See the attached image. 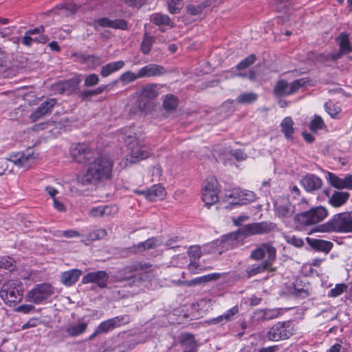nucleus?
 <instances>
[{
    "label": "nucleus",
    "instance_id": "nucleus-31",
    "mask_svg": "<svg viewBox=\"0 0 352 352\" xmlns=\"http://www.w3.org/2000/svg\"><path fill=\"white\" fill-rule=\"evenodd\" d=\"M294 121L290 117L285 118L280 123L281 131L285 137L289 140L293 139V134L294 133Z\"/></svg>",
    "mask_w": 352,
    "mask_h": 352
},
{
    "label": "nucleus",
    "instance_id": "nucleus-15",
    "mask_svg": "<svg viewBox=\"0 0 352 352\" xmlns=\"http://www.w3.org/2000/svg\"><path fill=\"white\" fill-rule=\"evenodd\" d=\"M300 184L308 192L320 190L323 184L322 180L317 175L307 173L300 179Z\"/></svg>",
    "mask_w": 352,
    "mask_h": 352
},
{
    "label": "nucleus",
    "instance_id": "nucleus-42",
    "mask_svg": "<svg viewBox=\"0 0 352 352\" xmlns=\"http://www.w3.org/2000/svg\"><path fill=\"white\" fill-rule=\"evenodd\" d=\"M107 234L106 230L98 229L90 232L87 235V240L89 241H93L98 239L104 238Z\"/></svg>",
    "mask_w": 352,
    "mask_h": 352
},
{
    "label": "nucleus",
    "instance_id": "nucleus-29",
    "mask_svg": "<svg viewBox=\"0 0 352 352\" xmlns=\"http://www.w3.org/2000/svg\"><path fill=\"white\" fill-rule=\"evenodd\" d=\"M161 244V241L157 237H151L145 241L140 242L134 245V252H140L146 250L154 249Z\"/></svg>",
    "mask_w": 352,
    "mask_h": 352
},
{
    "label": "nucleus",
    "instance_id": "nucleus-44",
    "mask_svg": "<svg viewBox=\"0 0 352 352\" xmlns=\"http://www.w3.org/2000/svg\"><path fill=\"white\" fill-rule=\"evenodd\" d=\"M325 127L323 120L319 116H315L314 119L310 122L309 129L313 132H316L318 130L322 129Z\"/></svg>",
    "mask_w": 352,
    "mask_h": 352
},
{
    "label": "nucleus",
    "instance_id": "nucleus-20",
    "mask_svg": "<svg viewBox=\"0 0 352 352\" xmlns=\"http://www.w3.org/2000/svg\"><path fill=\"white\" fill-rule=\"evenodd\" d=\"M228 196L230 198L239 199V201L234 203L235 205H245L254 201L256 198L254 192L250 190L243 191L240 189H234Z\"/></svg>",
    "mask_w": 352,
    "mask_h": 352
},
{
    "label": "nucleus",
    "instance_id": "nucleus-21",
    "mask_svg": "<svg viewBox=\"0 0 352 352\" xmlns=\"http://www.w3.org/2000/svg\"><path fill=\"white\" fill-rule=\"evenodd\" d=\"M80 82L78 77L60 82L56 85V90L60 94H73L77 90Z\"/></svg>",
    "mask_w": 352,
    "mask_h": 352
},
{
    "label": "nucleus",
    "instance_id": "nucleus-17",
    "mask_svg": "<svg viewBox=\"0 0 352 352\" xmlns=\"http://www.w3.org/2000/svg\"><path fill=\"white\" fill-rule=\"evenodd\" d=\"M275 212L279 218H289L295 212V206L289 201L278 199L274 203Z\"/></svg>",
    "mask_w": 352,
    "mask_h": 352
},
{
    "label": "nucleus",
    "instance_id": "nucleus-56",
    "mask_svg": "<svg viewBox=\"0 0 352 352\" xmlns=\"http://www.w3.org/2000/svg\"><path fill=\"white\" fill-rule=\"evenodd\" d=\"M325 109L326 111L331 116L332 118L336 117V116L339 113L340 109L336 108L335 105L332 103H326L325 104Z\"/></svg>",
    "mask_w": 352,
    "mask_h": 352
},
{
    "label": "nucleus",
    "instance_id": "nucleus-26",
    "mask_svg": "<svg viewBox=\"0 0 352 352\" xmlns=\"http://www.w3.org/2000/svg\"><path fill=\"white\" fill-rule=\"evenodd\" d=\"M88 323L83 321H78L76 323H72L65 327V332L69 337H77L82 334L87 329Z\"/></svg>",
    "mask_w": 352,
    "mask_h": 352
},
{
    "label": "nucleus",
    "instance_id": "nucleus-55",
    "mask_svg": "<svg viewBox=\"0 0 352 352\" xmlns=\"http://www.w3.org/2000/svg\"><path fill=\"white\" fill-rule=\"evenodd\" d=\"M131 157L140 160H142L146 157V153L145 151H142L138 147H131Z\"/></svg>",
    "mask_w": 352,
    "mask_h": 352
},
{
    "label": "nucleus",
    "instance_id": "nucleus-50",
    "mask_svg": "<svg viewBox=\"0 0 352 352\" xmlns=\"http://www.w3.org/2000/svg\"><path fill=\"white\" fill-rule=\"evenodd\" d=\"M1 267L9 271H12L15 267V261L9 256L1 257Z\"/></svg>",
    "mask_w": 352,
    "mask_h": 352
},
{
    "label": "nucleus",
    "instance_id": "nucleus-36",
    "mask_svg": "<svg viewBox=\"0 0 352 352\" xmlns=\"http://www.w3.org/2000/svg\"><path fill=\"white\" fill-rule=\"evenodd\" d=\"M155 41V38L153 36L148 35L145 33L143 36V39L140 45V50L143 54H148L151 52L153 44Z\"/></svg>",
    "mask_w": 352,
    "mask_h": 352
},
{
    "label": "nucleus",
    "instance_id": "nucleus-59",
    "mask_svg": "<svg viewBox=\"0 0 352 352\" xmlns=\"http://www.w3.org/2000/svg\"><path fill=\"white\" fill-rule=\"evenodd\" d=\"M89 214L93 217H103V206L92 208L89 211Z\"/></svg>",
    "mask_w": 352,
    "mask_h": 352
},
{
    "label": "nucleus",
    "instance_id": "nucleus-18",
    "mask_svg": "<svg viewBox=\"0 0 352 352\" xmlns=\"http://www.w3.org/2000/svg\"><path fill=\"white\" fill-rule=\"evenodd\" d=\"M166 72V69L163 66L153 63L146 65L138 70L140 78L160 76L164 75Z\"/></svg>",
    "mask_w": 352,
    "mask_h": 352
},
{
    "label": "nucleus",
    "instance_id": "nucleus-8",
    "mask_svg": "<svg viewBox=\"0 0 352 352\" xmlns=\"http://www.w3.org/2000/svg\"><path fill=\"white\" fill-rule=\"evenodd\" d=\"M70 154L74 161L79 164H87L93 159L95 151L86 144H74L70 148Z\"/></svg>",
    "mask_w": 352,
    "mask_h": 352
},
{
    "label": "nucleus",
    "instance_id": "nucleus-39",
    "mask_svg": "<svg viewBox=\"0 0 352 352\" xmlns=\"http://www.w3.org/2000/svg\"><path fill=\"white\" fill-rule=\"evenodd\" d=\"M219 192L214 191H206L203 190L202 191V200L205 203L206 205L211 206L215 204L219 199Z\"/></svg>",
    "mask_w": 352,
    "mask_h": 352
},
{
    "label": "nucleus",
    "instance_id": "nucleus-32",
    "mask_svg": "<svg viewBox=\"0 0 352 352\" xmlns=\"http://www.w3.org/2000/svg\"><path fill=\"white\" fill-rule=\"evenodd\" d=\"M336 41L339 45V50L341 52L349 54L352 52V46L349 40V35L346 33L342 32L336 38Z\"/></svg>",
    "mask_w": 352,
    "mask_h": 352
},
{
    "label": "nucleus",
    "instance_id": "nucleus-53",
    "mask_svg": "<svg viewBox=\"0 0 352 352\" xmlns=\"http://www.w3.org/2000/svg\"><path fill=\"white\" fill-rule=\"evenodd\" d=\"M128 28L127 22L124 19H115L112 20L111 28L126 30Z\"/></svg>",
    "mask_w": 352,
    "mask_h": 352
},
{
    "label": "nucleus",
    "instance_id": "nucleus-43",
    "mask_svg": "<svg viewBox=\"0 0 352 352\" xmlns=\"http://www.w3.org/2000/svg\"><path fill=\"white\" fill-rule=\"evenodd\" d=\"M203 190H205L206 191H214L219 192V190L218 188V182L217 179L214 177H208L206 179L205 185L203 188Z\"/></svg>",
    "mask_w": 352,
    "mask_h": 352
},
{
    "label": "nucleus",
    "instance_id": "nucleus-11",
    "mask_svg": "<svg viewBox=\"0 0 352 352\" xmlns=\"http://www.w3.org/2000/svg\"><path fill=\"white\" fill-rule=\"evenodd\" d=\"M158 95L157 85L149 84L144 87L138 99V107L141 111L148 109L151 104V101Z\"/></svg>",
    "mask_w": 352,
    "mask_h": 352
},
{
    "label": "nucleus",
    "instance_id": "nucleus-4",
    "mask_svg": "<svg viewBox=\"0 0 352 352\" xmlns=\"http://www.w3.org/2000/svg\"><path fill=\"white\" fill-rule=\"evenodd\" d=\"M0 296L6 305L15 306L22 300L23 296L22 283L12 280L4 283L0 291Z\"/></svg>",
    "mask_w": 352,
    "mask_h": 352
},
{
    "label": "nucleus",
    "instance_id": "nucleus-13",
    "mask_svg": "<svg viewBox=\"0 0 352 352\" xmlns=\"http://www.w3.org/2000/svg\"><path fill=\"white\" fill-rule=\"evenodd\" d=\"M9 160L14 164L25 169L30 168L35 162L34 153L30 151L11 155Z\"/></svg>",
    "mask_w": 352,
    "mask_h": 352
},
{
    "label": "nucleus",
    "instance_id": "nucleus-54",
    "mask_svg": "<svg viewBox=\"0 0 352 352\" xmlns=\"http://www.w3.org/2000/svg\"><path fill=\"white\" fill-rule=\"evenodd\" d=\"M186 11L190 15H198L202 12L203 9L200 4L197 6L190 4L186 7Z\"/></svg>",
    "mask_w": 352,
    "mask_h": 352
},
{
    "label": "nucleus",
    "instance_id": "nucleus-3",
    "mask_svg": "<svg viewBox=\"0 0 352 352\" xmlns=\"http://www.w3.org/2000/svg\"><path fill=\"white\" fill-rule=\"evenodd\" d=\"M320 227V230L322 232L351 233L352 232V211L336 214Z\"/></svg>",
    "mask_w": 352,
    "mask_h": 352
},
{
    "label": "nucleus",
    "instance_id": "nucleus-52",
    "mask_svg": "<svg viewBox=\"0 0 352 352\" xmlns=\"http://www.w3.org/2000/svg\"><path fill=\"white\" fill-rule=\"evenodd\" d=\"M103 206V217H113L118 212V208L116 205H106Z\"/></svg>",
    "mask_w": 352,
    "mask_h": 352
},
{
    "label": "nucleus",
    "instance_id": "nucleus-1",
    "mask_svg": "<svg viewBox=\"0 0 352 352\" xmlns=\"http://www.w3.org/2000/svg\"><path fill=\"white\" fill-rule=\"evenodd\" d=\"M85 173L77 179L78 183L82 186L96 184L112 177L113 162L104 156H96L88 162Z\"/></svg>",
    "mask_w": 352,
    "mask_h": 352
},
{
    "label": "nucleus",
    "instance_id": "nucleus-34",
    "mask_svg": "<svg viewBox=\"0 0 352 352\" xmlns=\"http://www.w3.org/2000/svg\"><path fill=\"white\" fill-rule=\"evenodd\" d=\"M140 78V76H139V72H138L137 74H135L134 72L131 71H127L124 73H123L119 78L118 80H114L111 85H116L118 80H120L124 85H128L131 82H133L135 81L136 80Z\"/></svg>",
    "mask_w": 352,
    "mask_h": 352
},
{
    "label": "nucleus",
    "instance_id": "nucleus-14",
    "mask_svg": "<svg viewBox=\"0 0 352 352\" xmlns=\"http://www.w3.org/2000/svg\"><path fill=\"white\" fill-rule=\"evenodd\" d=\"M327 179L329 184L337 189L352 190V175L347 174L343 177H340L333 173L328 172Z\"/></svg>",
    "mask_w": 352,
    "mask_h": 352
},
{
    "label": "nucleus",
    "instance_id": "nucleus-2",
    "mask_svg": "<svg viewBox=\"0 0 352 352\" xmlns=\"http://www.w3.org/2000/svg\"><path fill=\"white\" fill-rule=\"evenodd\" d=\"M267 254V259L261 264H254L248 267L246 270V276L250 278L265 271L274 272L275 268L272 267L273 263L276 259V249L272 243H263L252 251L250 258L255 261L263 259Z\"/></svg>",
    "mask_w": 352,
    "mask_h": 352
},
{
    "label": "nucleus",
    "instance_id": "nucleus-5",
    "mask_svg": "<svg viewBox=\"0 0 352 352\" xmlns=\"http://www.w3.org/2000/svg\"><path fill=\"white\" fill-rule=\"evenodd\" d=\"M309 80L307 78L296 79L289 83L287 80L281 79L278 80L274 88L273 94L277 98L285 97L294 94L298 90L308 85Z\"/></svg>",
    "mask_w": 352,
    "mask_h": 352
},
{
    "label": "nucleus",
    "instance_id": "nucleus-33",
    "mask_svg": "<svg viewBox=\"0 0 352 352\" xmlns=\"http://www.w3.org/2000/svg\"><path fill=\"white\" fill-rule=\"evenodd\" d=\"M190 258V269H197V261L201 258L202 252L199 246H191L188 250Z\"/></svg>",
    "mask_w": 352,
    "mask_h": 352
},
{
    "label": "nucleus",
    "instance_id": "nucleus-9",
    "mask_svg": "<svg viewBox=\"0 0 352 352\" xmlns=\"http://www.w3.org/2000/svg\"><path fill=\"white\" fill-rule=\"evenodd\" d=\"M274 228V223L267 221H261L245 225L239 229V232H241V236L245 237L256 234H267L273 231Z\"/></svg>",
    "mask_w": 352,
    "mask_h": 352
},
{
    "label": "nucleus",
    "instance_id": "nucleus-23",
    "mask_svg": "<svg viewBox=\"0 0 352 352\" xmlns=\"http://www.w3.org/2000/svg\"><path fill=\"white\" fill-rule=\"evenodd\" d=\"M241 232L239 230L235 232L228 233L221 236L220 239V244L223 248L226 250L232 249L238 245V239Z\"/></svg>",
    "mask_w": 352,
    "mask_h": 352
},
{
    "label": "nucleus",
    "instance_id": "nucleus-41",
    "mask_svg": "<svg viewBox=\"0 0 352 352\" xmlns=\"http://www.w3.org/2000/svg\"><path fill=\"white\" fill-rule=\"evenodd\" d=\"M151 21L157 25H166L173 26L170 17L166 14H155L152 16Z\"/></svg>",
    "mask_w": 352,
    "mask_h": 352
},
{
    "label": "nucleus",
    "instance_id": "nucleus-16",
    "mask_svg": "<svg viewBox=\"0 0 352 352\" xmlns=\"http://www.w3.org/2000/svg\"><path fill=\"white\" fill-rule=\"evenodd\" d=\"M131 322V316L128 314L117 316L114 318L102 322L106 332L108 333L115 329L129 324Z\"/></svg>",
    "mask_w": 352,
    "mask_h": 352
},
{
    "label": "nucleus",
    "instance_id": "nucleus-63",
    "mask_svg": "<svg viewBox=\"0 0 352 352\" xmlns=\"http://www.w3.org/2000/svg\"><path fill=\"white\" fill-rule=\"evenodd\" d=\"M96 23L100 27H109V28H111V25H112V20L108 19V18H106V17H104V18H100V19H98Z\"/></svg>",
    "mask_w": 352,
    "mask_h": 352
},
{
    "label": "nucleus",
    "instance_id": "nucleus-60",
    "mask_svg": "<svg viewBox=\"0 0 352 352\" xmlns=\"http://www.w3.org/2000/svg\"><path fill=\"white\" fill-rule=\"evenodd\" d=\"M146 1L147 0H125V3L130 7L139 8L146 3Z\"/></svg>",
    "mask_w": 352,
    "mask_h": 352
},
{
    "label": "nucleus",
    "instance_id": "nucleus-40",
    "mask_svg": "<svg viewBox=\"0 0 352 352\" xmlns=\"http://www.w3.org/2000/svg\"><path fill=\"white\" fill-rule=\"evenodd\" d=\"M258 98V95L252 92H246L240 94L236 102L240 104H251L255 102Z\"/></svg>",
    "mask_w": 352,
    "mask_h": 352
},
{
    "label": "nucleus",
    "instance_id": "nucleus-64",
    "mask_svg": "<svg viewBox=\"0 0 352 352\" xmlns=\"http://www.w3.org/2000/svg\"><path fill=\"white\" fill-rule=\"evenodd\" d=\"M34 309V307L33 305H21L16 309V311L18 312L23 313V314H28Z\"/></svg>",
    "mask_w": 352,
    "mask_h": 352
},
{
    "label": "nucleus",
    "instance_id": "nucleus-57",
    "mask_svg": "<svg viewBox=\"0 0 352 352\" xmlns=\"http://www.w3.org/2000/svg\"><path fill=\"white\" fill-rule=\"evenodd\" d=\"M239 308L237 306H234L229 310H228L225 314H223V317L226 321H230L232 319L233 316L238 314Z\"/></svg>",
    "mask_w": 352,
    "mask_h": 352
},
{
    "label": "nucleus",
    "instance_id": "nucleus-22",
    "mask_svg": "<svg viewBox=\"0 0 352 352\" xmlns=\"http://www.w3.org/2000/svg\"><path fill=\"white\" fill-rule=\"evenodd\" d=\"M139 194L145 195L146 199L154 201L157 199H162L166 195V189L160 185H153L146 191H137Z\"/></svg>",
    "mask_w": 352,
    "mask_h": 352
},
{
    "label": "nucleus",
    "instance_id": "nucleus-10",
    "mask_svg": "<svg viewBox=\"0 0 352 352\" xmlns=\"http://www.w3.org/2000/svg\"><path fill=\"white\" fill-rule=\"evenodd\" d=\"M56 104V99L52 98L42 102L29 116L31 122H36L44 117L50 116Z\"/></svg>",
    "mask_w": 352,
    "mask_h": 352
},
{
    "label": "nucleus",
    "instance_id": "nucleus-12",
    "mask_svg": "<svg viewBox=\"0 0 352 352\" xmlns=\"http://www.w3.org/2000/svg\"><path fill=\"white\" fill-rule=\"evenodd\" d=\"M109 274L103 270L89 272L82 278L83 284L95 283L100 288H106L109 280Z\"/></svg>",
    "mask_w": 352,
    "mask_h": 352
},
{
    "label": "nucleus",
    "instance_id": "nucleus-49",
    "mask_svg": "<svg viewBox=\"0 0 352 352\" xmlns=\"http://www.w3.org/2000/svg\"><path fill=\"white\" fill-rule=\"evenodd\" d=\"M182 0H170L168 2V10L171 14H177L182 9Z\"/></svg>",
    "mask_w": 352,
    "mask_h": 352
},
{
    "label": "nucleus",
    "instance_id": "nucleus-7",
    "mask_svg": "<svg viewBox=\"0 0 352 352\" xmlns=\"http://www.w3.org/2000/svg\"><path fill=\"white\" fill-rule=\"evenodd\" d=\"M294 334V326L291 321L278 322L267 332L266 337L270 341L286 340Z\"/></svg>",
    "mask_w": 352,
    "mask_h": 352
},
{
    "label": "nucleus",
    "instance_id": "nucleus-51",
    "mask_svg": "<svg viewBox=\"0 0 352 352\" xmlns=\"http://www.w3.org/2000/svg\"><path fill=\"white\" fill-rule=\"evenodd\" d=\"M99 81L98 76L96 74H91L87 76L85 78L84 85L85 87H94L98 85Z\"/></svg>",
    "mask_w": 352,
    "mask_h": 352
},
{
    "label": "nucleus",
    "instance_id": "nucleus-19",
    "mask_svg": "<svg viewBox=\"0 0 352 352\" xmlns=\"http://www.w3.org/2000/svg\"><path fill=\"white\" fill-rule=\"evenodd\" d=\"M311 288L309 283H303L300 280H297L290 289V293L296 298L303 299L311 294Z\"/></svg>",
    "mask_w": 352,
    "mask_h": 352
},
{
    "label": "nucleus",
    "instance_id": "nucleus-45",
    "mask_svg": "<svg viewBox=\"0 0 352 352\" xmlns=\"http://www.w3.org/2000/svg\"><path fill=\"white\" fill-rule=\"evenodd\" d=\"M256 60V57L254 54H252L246 57L245 59L241 60L237 64L236 68L237 70H242L248 68L249 66L254 63Z\"/></svg>",
    "mask_w": 352,
    "mask_h": 352
},
{
    "label": "nucleus",
    "instance_id": "nucleus-25",
    "mask_svg": "<svg viewBox=\"0 0 352 352\" xmlns=\"http://www.w3.org/2000/svg\"><path fill=\"white\" fill-rule=\"evenodd\" d=\"M306 240L309 245L317 251L328 253L333 248V243L331 241L309 237H307Z\"/></svg>",
    "mask_w": 352,
    "mask_h": 352
},
{
    "label": "nucleus",
    "instance_id": "nucleus-38",
    "mask_svg": "<svg viewBox=\"0 0 352 352\" xmlns=\"http://www.w3.org/2000/svg\"><path fill=\"white\" fill-rule=\"evenodd\" d=\"M294 220L302 226H311L314 224L312 221V215L310 210L297 214L294 217Z\"/></svg>",
    "mask_w": 352,
    "mask_h": 352
},
{
    "label": "nucleus",
    "instance_id": "nucleus-6",
    "mask_svg": "<svg viewBox=\"0 0 352 352\" xmlns=\"http://www.w3.org/2000/svg\"><path fill=\"white\" fill-rule=\"evenodd\" d=\"M54 293V287L49 283L37 284L25 295V300L34 304H41Z\"/></svg>",
    "mask_w": 352,
    "mask_h": 352
},
{
    "label": "nucleus",
    "instance_id": "nucleus-28",
    "mask_svg": "<svg viewBox=\"0 0 352 352\" xmlns=\"http://www.w3.org/2000/svg\"><path fill=\"white\" fill-rule=\"evenodd\" d=\"M180 342L185 349L184 352H195L197 351V344L192 334L188 333H182L180 336Z\"/></svg>",
    "mask_w": 352,
    "mask_h": 352
},
{
    "label": "nucleus",
    "instance_id": "nucleus-48",
    "mask_svg": "<svg viewBox=\"0 0 352 352\" xmlns=\"http://www.w3.org/2000/svg\"><path fill=\"white\" fill-rule=\"evenodd\" d=\"M102 63L100 56L94 54H88L86 65L91 68H95Z\"/></svg>",
    "mask_w": 352,
    "mask_h": 352
},
{
    "label": "nucleus",
    "instance_id": "nucleus-30",
    "mask_svg": "<svg viewBox=\"0 0 352 352\" xmlns=\"http://www.w3.org/2000/svg\"><path fill=\"white\" fill-rule=\"evenodd\" d=\"M125 63L123 60H118L106 64L101 67L100 74L102 77H107L122 69Z\"/></svg>",
    "mask_w": 352,
    "mask_h": 352
},
{
    "label": "nucleus",
    "instance_id": "nucleus-58",
    "mask_svg": "<svg viewBox=\"0 0 352 352\" xmlns=\"http://www.w3.org/2000/svg\"><path fill=\"white\" fill-rule=\"evenodd\" d=\"M231 155L237 160L242 161L247 158V155L241 149H236L231 151Z\"/></svg>",
    "mask_w": 352,
    "mask_h": 352
},
{
    "label": "nucleus",
    "instance_id": "nucleus-27",
    "mask_svg": "<svg viewBox=\"0 0 352 352\" xmlns=\"http://www.w3.org/2000/svg\"><path fill=\"white\" fill-rule=\"evenodd\" d=\"M81 274V270L77 269L65 272L61 274V282L66 286H72L78 281Z\"/></svg>",
    "mask_w": 352,
    "mask_h": 352
},
{
    "label": "nucleus",
    "instance_id": "nucleus-24",
    "mask_svg": "<svg viewBox=\"0 0 352 352\" xmlns=\"http://www.w3.org/2000/svg\"><path fill=\"white\" fill-rule=\"evenodd\" d=\"M350 194L344 191H334L329 198V204L334 207L339 208L344 205L349 199Z\"/></svg>",
    "mask_w": 352,
    "mask_h": 352
},
{
    "label": "nucleus",
    "instance_id": "nucleus-61",
    "mask_svg": "<svg viewBox=\"0 0 352 352\" xmlns=\"http://www.w3.org/2000/svg\"><path fill=\"white\" fill-rule=\"evenodd\" d=\"M178 236H174L169 239L166 241L164 244L165 246L169 249H175L179 248V246L176 244L178 242Z\"/></svg>",
    "mask_w": 352,
    "mask_h": 352
},
{
    "label": "nucleus",
    "instance_id": "nucleus-35",
    "mask_svg": "<svg viewBox=\"0 0 352 352\" xmlns=\"http://www.w3.org/2000/svg\"><path fill=\"white\" fill-rule=\"evenodd\" d=\"M309 210L311 213L312 221H314V224L322 221L327 217L328 214L327 210L322 206L313 208Z\"/></svg>",
    "mask_w": 352,
    "mask_h": 352
},
{
    "label": "nucleus",
    "instance_id": "nucleus-46",
    "mask_svg": "<svg viewBox=\"0 0 352 352\" xmlns=\"http://www.w3.org/2000/svg\"><path fill=\"white\" fill-rule=\"evenodd\" d=\"M347 289V285L344 283L336 284L335 287L331 289L328 294L329 297L336 298L344 293Z\"/></svg>",
    "mask_w": 352,
    "mask_h": 352
},
{
    "label": "nucleus",
    "instance_id": "nucleus-62",
    "mask_svg": "<svg viewBox=\"0 0 352 352\" xmlns=\"http://www.w3.org/2000/svg\"><path fill=\"white\" fill-rule=\"evenodd\" d=\"M8 162H10L9 158L0 159V176L3 175L6 170L8 168Z\"/></svg>",
    "mask_w": 352,
    "mask_h": 352
},
{
    "label": "nucleus",
    "instance_id": "nucleus-47",
    "mask_svg": "<svg viewBox=\"0 0 352 352\" xmlns=\"http://www.w3.org/2000/svg\"><path fill=\"white\" fill-rule=\"evenodd\" d=\"M284 239L287 243L296 248H301L304 245V241L302 239L296 237L294 235H284Z\"/></svg>",
    "mask_w": 352,
    "mask_h": 352
},
{
    "label": "nucleus",
    "instance_id": "nucleus-37",
    "mask_svg": "<svg viewBox=\"0 0 352 352\" xmlns=\"http://www.w3.org/2000/svg\"><path fill=\"white\" fill-rule=\"evenodd\" d=\"M178 98L173 94L166 95L163 101V107L167 111L175 110L178 106Z\"/></svg>",
    "mask_w": 352,
    "mask_h": 352
}]
</instances>
